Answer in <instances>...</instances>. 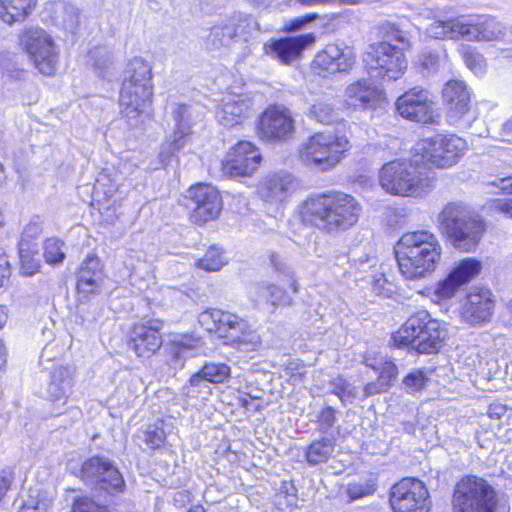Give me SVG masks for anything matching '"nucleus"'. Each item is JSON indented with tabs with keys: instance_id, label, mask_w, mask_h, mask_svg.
<instances>
[{
	"instance_id": "nucleus-1",
	"label": "nucleus",
	"mask_w": 512,
	"mask_h": 512,
	"mask_svg": "<svg viewBox=\"0 0 512 512\" xmlns=\"http://www.w3.org/2000/svg\"><path fill=\"white\" fill-rule=\"evenodd\" d=\"M362 212L358 199L340 191L311 195L299 205L304 223L329 234L351 229L358 223Z\"/></svg>"
},
{
	"instance_id": "nucleus-2",
	"label": "nucleus",
	"mask_w": 512,
	"mask_h": 512,
	"mask_svg": "<svg viewBox=\"0 0 512 512\" xmlns=\"http://www.w3.org/2000/svg\"><path fill=\"white\" fill-rule=\"evenodd\" d=\"M441 254L438 238L427 230L407 232L395 246L399 270L409 280L422 279L434 272Z\"/></svg>"
},
{
	"instance_id": "nucleus-3",
	"label": "nucleus",
	"mask_w": 512,
	"mask_h": 512,
	"mask_svg": "<svg viewBox=\"0 0 512 512\" xmlns=\"http://www.w3.org/2000/svg\"><path fill=\"white\" fill-rule=\"evenodd\" d=\"M438 219L447 243L460 252H474L487 230L485 219L463 202L447 203Z\"/></svg>"
},
{
	"instance_id": "nucleus-4",
	"label": "nucleus",
	"mask_w": 512,
	"mask_h": 512,
	"mask_svg": "<svg viewBox=\"0 0 512 512\" xmlns=\"http://www.w3.org/2000/svg\"><path fill=\"white\" fill-rule=\"evenodd\" d=\"M419 159H396L385 163L379 170V184L394 196L422 198L435 187L433 177L419 166Z\"/></svg>"
},
{
	"instance_id": "nucleus-5",
	"label": "nucleus",
	"mask_w": 512,
	"mask_h": 512,
	"mask_svg": "<svg viewBox=\"0 0 512 512\" xmlns=\"http://www.w3.org/2000/svg\"><path fill=\"white\" fill-rule=\"evenodd\" d=\"M447 336L446 328L426 310L411 315L392 336L396 347H407L418 354L438 352Z\"/></svg>"
},
{
	"instance_id": "nucleus-6",
	"label": "nucleus",
	"mask_w": 512,
	"mask_h": 512,
	"mask_svg": "<svg viewBox=\"0 0 512 512\" xmlns=\"http://www.w3.org/2000/svg\"><path fill=\"white\" fill-rule=\"evenodd\" d=\"M200 325L209 332H215L225 344L242 351H255L261 344L260 335L249 323L239 316L219 310L208 309L198 316Z\"/></svg>"
},
{
	"instance_id": "nucleus-7",
	"label": "nucleus",
	"mask_w": 512,
	"mask_h": 512,
	"mask_svg": "<svg viewBox=\"0 0 512 512\" xmlns=\"http://www.w3.org/2000/svg\"><path fill=\"white\" fill-rule=\"evenodd\" d=\"M453 512H510L504 499L483 478L468 475L455 485L452 495Z\"/></svg>"
},
{
	"instance_id": "nucleus-8",
	"label": "nucleus",
	"mask_w": 512,
	"mask_h": 512,
	"mask_svg": "<svg viewBox=\"0 0 512 512\" xmlns=\"http://www.w3.org/2000/svg\"><path fill=\"white\" fill-rule=\"evenodd\" d=\"M467 150V143L455 134H437L420 140L414 154L419 162L429 167L450 168L458 163Z\"/></svg>"
},
{
	"instance_id": "nucleus-9",
	"label": "nucleus",
	"mask_w": 512,
	"mask_h": 512,
	"mask_svg": "<svg viewBox=\"0 0 512 512\" xmlns=\"http://www.w3.org/2000/svg\"><path fill=\"white\" fill-rule=\"evenodd\" d=\"M349 149L345 136L330 132L316 133L311 136L300 150V158L307 166L327 171L336 166Z\"/></svg>"
},
{
	"instance_id": "nucleus-10",
	"label": "nucleus",
	"mask_w": 512,
	"mask_h": 512,
	"mask_svg": "<svg viewBox=\"0 0 512 512\" xmlns=\"http://www.w3.org/2000/svg\"><path fill=\"white\" fill-rule=\"evenodd\" d=\"M363 62L371 77L389 82L400 79L408 66L402 49L387 41L369 45Z\"/></svg>"
},
{
	"instance_id": "nucleus-11",
	"label": "nucleus",
	"mask_w": 512,
	"mask_h": 512,
	"mask_svg": "<svg viewBox=\"0 0 512 512\" xmlns=\"http://www.w3.org/2000/svg\"><path fill=\"white\" fill-rule=\"evenodd\" d=\"M20 45L34 67L43 75H52L59 62V47L42 28H30L20 35Z\"/></svg>"
},
{
	"instance_id": "nucleus-12",
	"label": "nucleus",
	"mask_w": 512,
	"mask_h": 512,
	"mask_svg": "<svg viewBox=\"0 0 512 512\" xmlns=\"http://www.w3.org/2000/svg\"><path fill=\"white\" fill-rule=\"evenodd\" d=\"M79 477L87 486L100 493L116 494L125 488L122 474L106 457L95 456L85 460L79 470Z\"/></svg>"
},
{
	"instance_id": "nucleus-13",
	"label": "nucleus",
	"mask_w": 512,
	"mask_h": 512,
	"mask_svg": "<svg viewBox=\"0 0 512 512\" xmlns=\"http://www.w3.org/2000/svg\"><path fill=\"white\" fill-rule=\"evenodd\" d=\"M447 106L448 122L459 128L468 129L477 120L478 112L471 103V92L462 80L448 81L442 90Z\"/></svg>"
},
{
	"instance_id": "nucleus-14",
	"label": "nucleus",
	"mask_w": 512,
	"mask_h": 512,
	"mask_svg": "<svg viewBox=\"0 0 512 512\" xmlns=\"http://www.w3.org/2000/svg\"><path fill=\"white\" fill-rule=\"evenodd\" d=\"M393 512H429L431 501L425 484L413 477H406L394 484L390 491Z\"/></svg>"
},
{
	"instance_id": "nucleus-15",
	"label": "nucleus",
	"mask_w": 512,
	"mask_h": 512,
	"mask_svg": "<svg viewBox=\"0 0 512 512\" xmlns=\"http://www.w3.org/2000/svg\"><path fill=\"white\" fill-rule=\"evenodd\" d=\"M295 132V121L290 109L283 105H270L260 115L257 135L265 142H285Z\"/></svg>"
},
{
	"instance_id": "nucleus-16",
	"label": "nucleus",
	"mask_w": 512,
	"mask_h": 512,
	"mask_svg": "<svg viewBox=\"0 0 512 512\" xmlns=\"http://www.w3.org/2000/svg\"><path fill=\"white\" fill-rule=\"evenodd\" d=\"M191 209L190 219L194 224L203 225L215 220L222 210V198L216 188L208 184H197L188 190Z\"/></svg>"
},
{
	"instance_id": "nucleus-17",
	"label": "nucleus",
	"mask_w": 512,
	"mask_h": 512,
	"mask_svg": "<svg viewBox=\"0 0 512 512\" xmlns=\"http://www.w3.org/2000/svg\"><path fill=\"white\" fill-rule=\"evenodd\" d=\"M152 97L153 86L123 82L119 96L120 113L130 126H137L140 118L149 113Z\"/></svg>"
},
{
	"instance_id": "nucleus-18",
	"label": "nucleus",
	"mask_w": 512,
	"mask_h": 512,
	"mask_svg": "<svg viewBox=\"0 0 512 512\" xmlns=\"http://www.w3.org/2000/svg\"><path fill=\"white\" fill-rule=\"evenodd\" d=\"M162 323L157 319L142 320L134 324L127 335V346L139 358H150L162 346Z\"/></svg>"
},
{
	"instance_id": "nucleus-19",
	"label": "nucleus",
	"mask_w": 512,
	"mask_h": 512,
	"mask_svg": "<svg viewBox=\"0 0 512 512\" xmlns=\"http://www.w3.org/2000/svg\"><path fill=\"white\" fill-rule=\"evenodd\" d=\"M482 269V263L474 258H464L455 264L446 277L440 280L434 293L439 299L453 298L463 286L472 281Z\"/></svg>"
},
{
	"instance_id": "nucleus-20",
	"label": "nucleus",
	"mask_w": 512,
	"mask_h": 512,
	"mask_svg": "<svg viewBox=\"0 0 512 512\" xmlns=\"http://www.w3.org/2000/svg\"><path fill=\"white\" fill-rule=\"evenodd\" d=\"M355 62L353 48L345 44L331 43L316 54L313 67L318 75L325 77L327 74L347 72L352 69Z\"/></svg>"
},
{
	"instance_id": "nucleus-21",
	"label": "nucleus",
	"mask_w": 512,
	"mask_h": 512,
	"mask_svg": "<svg viewBox=\"0 0 512 512\" xmlns=\"http://www.w3.org/2000/svg\"><path fill=\"white\" fill-rule=\"evenodd\" d=\"M262 157L258 148L248 141H240L227 154L223 163V172L226 175L249 176L259 167Z\"/></svg>"
},
{
	"instance_id": "nucleus-22",
	"label": "nucleus",
	"mask_w": 512,
	"mask_h": 512,
	"mask_svg": "<svg viewBox=\"0 0 512 512\" xmlns=\"http://www.w3.org/2000/svg\"><path fill=\"white\" fill-rule=\"evenodd\" d=\"M398 113L414 122H433V102L427 90L415 87L406 91L396 101Z\"/></svg>"
},
{
	"instance_id": "nucleus-23",
	"label": "nucleus",
	"mask_w": 512,
	"mask_h": 512,
	"mask_svg": "<svg viewBox=\"0 0 512 512\" xmlns=\"http://www.w3.org/2000/svg\"><path fill=\"white\" fill-rule=\"evenodd\" d=\"M254 102L247 93H228L216 111L218 122L228 128L242 124L253 113Z\"/></svg>"
},
{
	"instance_id": "nucleus-24",
	"label": "nucleus",
	"mask_w": 512,
	"mask_h": 512,
	"mask_svg": "<svg viewBox=\"0 0 512 512\" xmlns=\"http://www.w3.org/2000/svg\"><path fill=\"white\" fill-rule=\"evenodd\" d=\"M316 41L314 33L294 37H284L273 41L267 48V53L281 63L290 64L301 57L302 52Z\"/></svg>"
},
{
	"instance_id": "nucleus-25",
	"label": "nucleus",
	"mask_w": 512,
	"mask_h": 512,
	"mask_svg": "<svg viewBox=\"0 0 512 512\" xmlns=\"http://www.w3.org/2000/svg\"><path fill=\"white\" fill-rule=\"evenodd\" d=\"M50 379L47 385L49 400L58 408L67 404L74 386V368L72 366H57L48 371Z\"/></svg>"
},
{
	"instance_id": "nucleus-26",
	"label": "nucleus",
	"mask_w": 512,
	"mask_h": 512,
	"mask_svg": "<svg viewBox=\"0 0 512 512\" xmlns=\"http://www.w3.org/2000/svg\"><path fill=\"white\" fill-rule=\"evenodd\" d=\"M494 301L489 290L471 292L461 309V316L471 325H479L491 319Z\"/></svg>"
},
{
	"instance_id": "nucleus-27",
	"label": "nucleus",
	"mask_w": 512,
	"mask_h": 512,
	"mask_svg": "<svg viewBox=\"0 0 512 512\" xmlns=\"http://www.w3.org/2000/svg\"><path fill=\"white\" fill-rule=\"evenodd\" d=\"M382 97V90L372 85L367 79L351 83L344 92L345 103L355 109L373 108L382 100Z\"/></svg>"
},
{
	"instance_id": "nucleus-28",
	"label": "nucleus",
	"mask_w": 512,
	"mask_h": 512,
	"mask_svg": "<svg viewBox=\"0 0 512 512\" xmlns=\"http://www.w3.org/2000/svg\"><path fill=\"white\" fill-rule=\"evenodd\" d=\"M242 20L243 17L240 13H234L214 24L207 37V49L218 51L223 47H229L238 36V29Z\"/></svg>"
},
{
	"instance_id": "nucleus-29",
	"label": "nucleus",
	"mask_w": 512,
	"mask_h": 512,
	"mask_svg": "<svg viewBox=\"0 0 512 512\" xmlns=\"http://www.w3.org/2000/svg\"><path fill=\"white\" fill-rule=\"evenodd\" d=\"M292 187L291 174L280 172L266 176L258 186V193L265 202L275 204L286 200L291 194Z\"/></svg>"
},
{
	"instance_id": "nucleus-30",
	"label": "nucleus",
	"mask_w": 512,
	"mask_h": 512,
	"mask_svg": "<svg viewBox=\"0 0 512 512\" xmlns=\"http://www.w3.org/2000/svg\"><path fill=\"white\" fill-rule=\"evenodd\" d=\"M77 280L79 294L88 297L100 291L102 281V269L99 258L92 256L82 263Z\"/></svg>"
},
{
	"instance_id": "nucleus-31",
	"label": "nucleus",
	"mask_w": 512,
	"mask_h": 512,
	"mask_svg": "<svg viewBox=\"0 0 512 512\" xmlns=\"http://www.w3.org/2000/svg\"><path fill=\"white\" fill-rule=\"evenodd\" d=\"M473 41L504 40L512 43V28L506 30L495 18L487 15H474Z\"/></svg>"
},
{
	"instance_id": "nucleus-32",
	"label": "nucleus",
	"mask_w": 512,
	"mask_h": 512,
	"mask_svg": "<svg viewBox=\"0 0 512 512\" xmlns=\"http://www.w3.org/2000/svg\"><path fill=\"white\" fill-rule=\"evenodd\" d=\"M171 115L174 121L173 133L179 139L185 142L189 141L192 134V128L199 118L194 108L187 104L173 103L171 106Z\"/></svg>"
},
{
	"instance_id": "nucleus-33",
	"label": "nucleus",
	"mask_w": 512,
	"mask_h": 512,
	"mask_svg": "<svg viewBox=\"0 0 512 512\" xmlns=\"http://www.w3.org/2000/svg\"><path fill=\"white\" fill-rule=\"evenodd\" d=\"M252 300L258 308L271 306L275 309L279 306H289L292 304V298L287 292L274 284H262L256 287Z\"/></svg>"
},
{
	"instance_id": "nucleus-34",
	"label": "nucleus",
	"mask_w": 512,
	"mask_h": 512,
	"mask_svg": "<svg viewBox=\"0 0 512 512\" xmlns=\"http://www.w3.org/2000/svg\"><path fill=\"white\" fill-rule=\"evenodd\" d=\"M35 5L36 0H0V18L7 24L23 21Z\"/></svg>"
},
{
	"instance_id": "nucleus-35",
	"label": "nucleus",
	"mask_w": 512,
	"mask_h": 512,
	"mask_svg": "<svg viewBox=\"0 0 512 512\" xmlns=\"http://www.w3.org/2000/svg\"><path fill=\"white\" fill-rule=\"evenodd\" d=\"M418 67L422 74L429 76L448 64L447 53L443 49H425L418 57Z\"/></svg>"
},
{
	"instance_id": "nucleus-36",
	"label": "nucleus",
	"mask_w": 512,
	"mask_h": 512,
	"mask_svg": "<svg viewBox=\"0 0 512 512\" xmlns=\"http://www.w3.org/2000/svg\"><path fill=\"white\" fill-rule=\"evenodd\" d=\"M123 82H131L132 85H152L151 66L146 60L140 57L132 59L126 70V77Z\"/></svg>"
},
{
	"instance_id": "nucleus-37",
	"label": "nucleus",
	"mask_w": 512,
	"mask_h": 512,
	"mask_svg": "<svg viewBox=\"0 0 512 512\" xmlns=\"http://www.w3.org/2000/svg\"><path fill=\"white\" fill-rule=\"evenodd\" d=\"M335 440L323 437L313 441L306 449V460L309 465H318L326 462L334 453Z\"/></svg>"
},
{
	"instance_id": "nucleus-38",
	"label": "nucleus",
	"mask_w": 512,
	"mask_h": 512,
	"mask_svg": "<svg viewBox=\"0 0 512 512\" xmlns=\"http://www.w3.org/2000/svg\"><path fill=\"white\" fill-rule=\"evenodd\" d=\"M174 358L194 356L202 348L201 340L193 335H177L171 343Z\"/></svg>"
},
{
	"instance_id": "nucleus-39",
	"label": "nucleus",
	"mask_w": 512,
	"mask_h": 512,
	"mask_svg": "<svg viewBox=\"0 0 512 512\" xmlns=\"http://www.w3.org/2000/svg\"><path fill=\"white\" fill-rule=\"evenodd\" d=\"M449 38L473 41L474 15H461L449 19Z\"/></svg>"
},
{
	"instance_id": "nucleus-40",
	"label": "nucleus",
	"mask_w": 512,
	"mask_h": 512,
	"mask_svg": "<svg viewBox=\"0 0 512 512\" xmlns=\"http://www.w3.org/2000/svg\"><path fill=\"white\" fill-rule=\"evenodd\" d=\"M329 392L338 396L344 405L352 403L357 397V388L342 376L330 380Z\"/></svg>"
},
{
	"instance_id": "nucleus-41",
	"label": "nucleus",
	"mask_w": 512,
	"mask_h": 512,
	"mask_svg": "<svg viewBox=\"0 0 512 512\" xmlns=\"http://www.w3.org/2000/svg\"><path fill=\"white\" fill-rule=\"evenodd\" d=\"M226 264L222 251L217 247H210L203 258L196 261V265L206 271H218Z\"/></svg>"
},
{
	"instance_id": "nucleus-42",
	"label": "nucleus",
	"mask_w": 512,
	"mask_h": 512,
	"mask_svg": "<svg viewBox=\"0 0 512 512\" xmlns=\"http://www.w3.org/2000/svg\"><path fill=\"white\" fill-rule=\"evenodd\" d=\"M308 115L323 124H331L337 120L334 107L324 101H317L312 104Z\"/></svg>"
},
{
	"instance_id": "nucleus-43",
	"label": "nucleus",
	"mask_w": 512,
	"mask_h": 512,
	"mask_svg": "<svg viewBox=\"0 0 512 512\" xmlns=\"http://www.w3.org/2000/svg\"><path fill=\"white\" fill-rule=\"evenodd\" d=\"M203 376L211 383H222L230 376V367L225 363H206L203 367Z\"/></svg>"
},
{
	"instance_id": "nucleus-44",
	"label": "nucleus",
	"mask_w": 512,
	"mask_h": 512,
	"mask_svg": "<svg viewBox=\"0 0 512 512\" xmlns=\"http://www.w3.org/2000/svg\"><path fill=\"white\" fill-rule=\"evenodd\" d=\"M62 353V347H60L57 343H48L42 350L39 358V364L44 371H49L57 366H62L59 364L58 359Z\"/></svg>"
},
{
	"instance_id": "nucleus-45",
	"label": "nucleus",
	"mask_w": 512,
	"mask_h": 512,
	"mask_svg": "<svg viewBox=\"0 0 512 512\" xmlns=\"http://www.w3.org/2000/svg\"><path fill=\"white\" fill-rule=\"evenodd\" d=\"M367 366L371 367L375 371L379 372V378L383 380V383H387L389 386L393 379L397 375V366L390 360H374L369 362L367 360Z\"/></svg>"
},
{
	"instance_id": "nucleus-46",
	"label": "nucleus",
	"mask_w": 512,
	"mask_h": 512,
	"mask_svg": "<svg viewBox=\"0 0 512 512\" xmlns=\"http://www.w3.org/2000/svg\"><path fill=\"white\" fill-rule=\"evenodd\" d=\"M186 144L187 142L172 134L160 147L159 159L161 163L164 165L169 164L176 152L180 151Z\"/></svg>"
},
{
	"instance_id": "nucleus-47",
	"label": "nucleus",
	"mask_w": 512,
	"mask_h": 512,
	"mask_svg": "<svg viewBox=\"0 0 512 512\" xmlns=\"http://www.w3.org/2000/svg\"><path fill=\"white\" fill-rule=\"evenodd\" d=\"M139 438L150 448H160L166 439V434L162 428L150 425L147 429L141 431Z\"/></svg>"
},
{
	"instance_id": "nucleus-48",
	"label": "nucleus",
	"mask_w": 512,
	"mask_h": 512,
	"mask_svg": "<svg viewBox=\"0 0 512 512\" xmlns=\"http://www.w3.org/2000/svg\"><path fill=\"white\" fill-rule=\"evenodd\" d=\"M31 230H35V233H37L38 227L36 225H28L25 228L19 250L21 269L25 275H33L38 270V263L34 261L28 254H24L25 237Z\"/></svg>"
},
{
	"instance_id": "nucleus-49",
	"label": "nucleus",
	"mask_w": 512,
	"mask_h": 512,
	"mask_svg": "<svg viewBox=\"0 0 512 512\" xmlns=\"http://www.w3.org/2000/svg\"><path fill=\"white\" fill-rule=\"evenodd\" d=\"M374 491L375 485L369 480L350 483L346 489L350 502L371 495Z\"/></svg>"
},
{
	"instance_id": "nucleus-50",
	"label": "nucleus",
	"mask_w": 512,
	"mask_h": 512,
	"mask_svg": "<svg viewBox=\"0 0 512 512\" xmlns=\"http://www.w3.org/2000/svg\"><path fill=\"white\" fill-rule=\"evenodd\" d=\"M63 243L58 239H47L44 245V256L49 263H60L63 261L65 254L62 251Z\"/></svg>"
},
{
	"instance_id": "nucleus-51",
	"label": "nucleus",
	"mask_w": 512,
	"mask_h": 512,
	"mask_svg": "<svg viewBox=\"0 0 512 512\" xmlns=\"http://www.w3.org/2000/svg\"><path fill=\"white\" fill-rule=\"evenodd\" d=\"M71 512H109L107 506L95 502L89 497H78L74 500Z\"/></svg>"
},
{
	"instance_id": "nucleus-52",
	"label": "nucleus",
	"mask_w": 512,
	"mask_h": 512,
	"mask_svg": "<svg viewBox=\"0 0 512 512\" xmlns=\"http://www.w3.org/2000/svg\"><path fill=\"white\" fill-rule=\"evenodd\" d=\"M427 381L425 373L421 370H415L409 373L403 380V385L408 391H418L422 389Z\"/></svg>"
},
{
	"instance_id": "nucleus-53",
	"label": "nucleus",
	"mask_w": 512,
	"mask_h": 512,
	"mask_svg": "<svg viewBox=\"0 0 512 512\" xmlns=\"http://www.w3.org/2000/svg\"><path fill=\"white\" fill-rule=\"evenodd\" d=\"M463 59L467 67L475 74H481L484 71V59L482 55L474 50L467 49L463 52Z\"/></svg>"
},
{
	"instance_id": "nucleus-54",
	"label": "nucleus",
	"mask_w": 512,
	"mask_h": 512,
	"mask_svg": "<svg viewBox=\"0 0 512 512\" xmlns=\"http://www.w3.org/2000/svg\"><path fill=\"white\" fill-rule=\"evenodd\" d=\"M449 19L447 20H434L427 28L426 33L428 36L435 39L449 38Z\"/></svg>"
},
{
	"instance_id": "nucleus-55",
	"label": "nucleus",
	"mask_w": 512,
	"mask_h": 512,
	"mask_svg": "<svg viewBox=\"0 0 512 512\" xmlns=\"http://www.w3.org/2000/svg\"><path fill=\"white\" fill-rule=\"evenodd\" d=\"M79 24V12L78 9L72 5H66L63 7L62 25L63 27L73 32Z\"/></svg>"
},
{
	"instance_id": "nucleus-56",
	"label": "nucleus",
	"mask_w": 512,
	"mask_h": 512,
	"mask_svg": "<svg viewBox=\"0 0 512 512\" xmlns=\"http://www.w3.org/2000/svg\"><path fill=\"white\" fill-rule=\"evenodd\" d=\"M318 15L316 13L307 14L306 16L295 18L285 25L286 32H294L303 29L308 23L316 20Z\"/></svg>"
},
{
	"instance_id": "nucleus-57",
	"label": "nucleus",
	"mask_w": 512,
	"mask_h": 512,
	"mask_svg": "<svg viewBox=\"0 0 512 512\" xmlns=\"http://www.w3.org/2000/svg\"><path fill=\"white\" fill-rule=\"evenodd\" d=\"M335 410L332 407H326L319 416V425L322 430L327 431L332 428L336 422Z\"/></svg>"
},
{
	"instance_id": "nucleus-58",
	"label": "nucleus",
	"mask_w": 512,
	"mask_h": 512,
	"mask_svg": "<svg viewBox=\"0 0 512 512\" xmlns=\"http://www.w3.org/2000/svg\"><path fill=\"white\" fill-rule=\"evenodd\" d=\"M387 37L391 40L397 41L403 45L409 46V38L406 32L400 30L395 24H389L387 31Z\"/></svg>"
},
{
	"instance_id": "nucleus-59",
	"label": "nucleus",
	"mask_w": 512,
	"mask_h": 512,
	"mask_svg": "<svg viewBox=\"0 0 512 512\" xmlns=\"http://www.w3.org/2000/svg\"><path fill=\"white\" fill-rule=\"evenodd\" d=\"M361 0H294L295 3L302 6H317L330 4H358Z\"/></svg>"
},
{
	"instance_id": "nucleus-60",
	"label": "nucleus",
	"mask_w": 512,
	"mask_h": 512,
	"mask_svg": "<svg viewBox=\"0 0 512 512\" xmlns=\"http://www.w3.org/2000/svg\"><path fill=\"white\" fill-rule=\"evenodd\" d=\"M14 480V474L9 469H4L0 472V502L9 490Z\"/></svg>"
},
{
	"instance_id": "nucleus-61",
	"label": "nucleus",
	"mask_w": 512,
	"mask_h": 512,
	"mask_svg": "<svg viewBox=\"0 0 512 512\" xmlns=\"http://www.w3.org/2000/svg\"><path fill=\"white\" fill-rule=\"evenodd\" d=\"M389 385L387 383H383V380L378 378L375 382H370L364 387V398L369 396L379 394L385 392Z\"/></svg>"
},
{
	"instance_id": "nucleus-62",
	"label": "nucleus",
	"mask_w": 512,
	"mask_h": 512,
	"mask_svg": "<svg viewBox=\"0 0 512 512\" xmlns=\"http://www.w3.org/2000/svg\"><path fill=\"white\" fill-rule=\"evenodd\" d=\"M494 210L507 215L512 218V198L510 199H496L493 201Z\"/></svg>"
},
{
	"instance_id": "nucleus-63",
	"label": "nucleus",
	"mask_w": 512,
	"mask_h": 512,
	"mask_svg": "<svg viewBox=\"0 0 512 512\" xmlns=\"http://www.w3.org/2000/svg\"><path fill=\"white\" fill-rule=\"evenodd\" d=\"M18 512H46V505L35 499H29L24 502Z\"/></svg>"
},
{
	"instance_id": "nucleus-64",
	"label": "nucleus",
	"mask_w": 512,
	"mask_h": 512,
	"mask_svg": "<svg viewBox=\"0 0 512 512\" xmlns=\"http://www.w3.org/2000/svg\"><path fill=\"white\" fill-rule=\"evenodd\" d=\"M192 501V494L188 490L176 491L173 495V503L177 507H184Z\"/></svg>"
}]
</instances>
